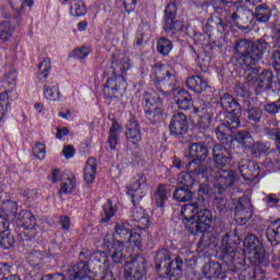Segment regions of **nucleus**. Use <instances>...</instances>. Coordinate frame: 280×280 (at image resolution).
I'll return each mask as SVG.
<instances>
[{
    "instance_id": "dca6fc26",
    "label": "nucleus",
    "mask_w": 280,
    "mask_h": 280,
    "mask_svg": "<svg viewBox=\"0 0 280 280\" xmlns=\"http://www.w3.org/2000/svg\"><path fill=\"white\" fill-rule=\"evenodd\" d=\"M149 189L148 177L143 174H138L127 187V195L131 198L132 205H139L148 196Z\"/></svg>"
},
{
    "instance_id": "473e14b6",
    "label": "nucleus",
    "mask_w": 280,
    "mask_h": 280,
    "mask_svg": "<svg viewBox=\"0 0 280 280\" xmlns=\"http://www.w3.org/2000/svg\"><path fill=\"white\" fill-rule=\"evenodd\" d=\"M97 176V160L95 158H89L85 162L83 170V178L86 185L95 183V177Z\"/></svg>"
},
{
    "instance_id": "7ed1b4c3",
    "label": "nucleus",
    "mask_w": 280,
    "mask_h": 280,
    "mask_svg": "<svg viewBox=\"0 0 280 280\" xmlns=\"http://www.w3.org/2000/svg\"><path fill=\"white\" fill-rule=\"evenodd\" d=\"M130 60L126 57L118 59L117 55H113L112 62L109 66H106L103 71V80L105 83L103 85V95L105 97L106 104L108 106H117L126 89H128V82L121 73H126L130 69Z\"/></svg>"
},
{
    "instance_id": "a19ab883",
    "label": "nucleus",
    "mask_w": 280,
    "mask_h": 280,
    "mask_svg": "<svg viewBox=\"0 0 280 280\" xmlns=\"http://www.w3.org/2000/svg\"><path fill=\"white\" fill-rule=\"evenodd\" d=\"M75 187H78L75 176L68 177L61 182L58 196H71V194L75 191Z\"/></svg>"
},
{
    "instance_id": "72a5a7b5",
    "label": "nucleus",
    "mask_w": 280,
    "mask_h": 280,
    "mask_svg": "<svg viewBox=\"0 0 280 280\" xmlns=\"http://www.w3.org/2000/svg\"><path fill=\"white\" fill-rule=\"evenodd\" d=\"M267 242L271 246H279L280 244V220H276L268 225L266 230Z\"/></svg>"
},
{
    "instance_id": "ea45409f",
    "label": "nucleus",
    "mask_w": 280,
    "mask_h": 280,
    "mask_svg": "<svg viewBox=\"0 0 280 280\" xmlns=\"http://www.w3.org/2000/svg\"><path fill=\"white\" fill-rule=\"evenodd\" d=\"M38 72L36 79L38 82H47L49 73H51V59L44 58L43 61L37 66Z\"/></svg>"
},
{
    "instance_id": "603ef678",
    "label": "nucleus",
    "mask_w": 280,
    "mask_h": 280,
    "mask_svg": "<svg viewBox=\"0 0 280 280\" xmlns=\"http://www.w3.org/2000/svg\"><path fill=\"white\" fill-rule=\"evenodd\" d=\"M33 154L38 161H45L47 156V148L43 142H36L33 147Z\"/></svg>"
},
{
    "instance_id": "9b49d317",
    "label": "nucleus",
    "mask_w": 280,
    "mask_h": 280,
    "mask_svg": "<svg viewBox=\"0 0 280 280\" xmlns=\"http://www.w3.org/2000/svg\"><path fill=\"white\" fill-rule=\"evenodd\" d=\"M211 180H217L213 185V198L215 203L220 202L223 205L225 201L224 199V191L225 189H229V187H233L235 185V180H237V177L235 176V172L231 170H219L214 171L212 168V177Z\"/></svg>"
},
{
    "instance_id": "f03ea898",
    "label": "nucleus",
    "mask_w": 280,
    "mask_h": 280,
    "mask_svg": "<svg viewBox=\"0 0 280 280\" xmlns=\"http://www.w3.org/2000/svg\"><path fill=\"white\" fill-rule=\"evenodd\" d=\"M244 255H253L249 257V261L254 266L245 268V266H236L237 275H235L234 280H264L266 279V268H271V270L280 269V255L279 254H268L266 255V249L264 244L259 241V237L254 234H248L243 241Z\"/></svg>"
},
{
    "instance_id": "c85d7f7f",
    "label": "nucleus",
    "mask_w": 280,
    "mask_h": 280,
    "mask_svg": "<svg viewBox=\"0 0 280 280\" xmlns=\"http://www.w3.org/2000/svg\"><path fill=\"white\" fill-rule=\"evenodd\" d=\"M210 106L211 103H207L206 107L201 108V114H199L197 128L200 132H202V130H209L211 122L213 121V109Z\"/></svg>"
},
{
    "instance_id": "e433bc0d",
    "label": "nucleus",
    "mask_w": 280,
    "mask_h": 280,
    "mask_svg": "<svg viewBox=\"0 0 280 280\" xmlns=\"http://www.w3.org/2000/svg\"><path fill=\"white\" fill-rule=\"evenodd\" d=\"M272 18V9L266 3L259 4L255 8L254 19L258 23H268Z\"/></svg>"
},
{
    "instance_id": "2f4dec72",
    "label": "nucleus",
    "mask_w": 280,
    "mask_h": 280,
    "mask_svg": "<svg viewBox=\"0 0 280 280\" xmlns=\"http://www.w3.org/2000/svg\"><path fill=\"white\" fill-rule=\"evenodd\" d=\"M221 108H223V113H230V110H233V113H237L238 110H242V105L233 97V95L229 93H224L221 97L219 103Z\"/></svg>"
},
{
    "instance_id": "49530a36",
    "label": "nucleus",
    "mask_w": 280,
    "mask_h": 280,
    "mask_svg": "<svg viewBox=\"0 0 280 280\" xmlns=\"http://www.w3.org/2000/svg\"><path fill=\"white\" fill-rule=\"evenodd\" d=\"M167 189L164 185H160L154 195L156 207H159V209H163V207H165V201L167 200Z\"/></svg>"
},
{
    "instance_id": "6ab92c4d",
    "label": "nucleus",
    "mask_w": 280,
    "mask_h": 280,
    "mask_svg": "<svg viewBox=\"0 0 280 280\" xmlns=\"http://www.w3.org/2000/svg\"><path fill=\"white\" fill-rule=\"evenodd\" d=\"M125 137L127 139L128 145H131V148H135L136 150L141 148V141L143 139L141 135V126L135 118L129 119L127 122Z\"/></svg>"
},
{
    "instance_id": "338daca9",
    "label": "nucleus",
    "mask_w": 280,
    "mask_h": 280,
    "mask_svg": "<svg viewBox=\"0 0 280 280\" xmlns=\"http://www.w3.org/2000/svg\"><path fill=\"white\" fill-rule=\"evenodd\" d=\"M65 159H73L75 156V148L71 144L65 145L62 149Z\"/></svg>"
},
{
    "instance_id": "09e8293b",
    "label": "nucleus",
    "mask_w": 280,
    "mask_h": 280,
    "mask_svg": "<svg viewBox=\"0 0 280 280\" xmlns=\"http://www.w3.org/2000/svg\"><path fill=\"white\" fill-rule=\"evenodd\" d=\"M14 236L10 231L0 234V248L3 250H10L14 246Z\"/></svg>"
},
{
    "instance_id": "f257e3e1",
    "label": "nucleus",
    "mask_w": 280,
    "mask_h": 280,
    "mask_svg": "<svg viewBox=\"0 0 280 280\" xmlns=\"http://www.w3.org/2000/svg\"><path fill=\"white\" fill-rule=\"evenodd\" d=\"M209 200L206 197V202L200 203H186L180 209V214L184 219L186 231L189 235H201L197 244V253L199 257H209V248L215 246V237L209 231L213 224V212L205 208Z\"/></svg>"
},
{
    "instance_id": "4d7b16f0",
    "label": "nucleus",
    "mask_w": 280,
    "mask_h": 280,
    "mask_svg": "<svg viewBox=\"0 0 280 280\" xmlns=\"http://www.w3.org/2000/svg\"><path fill=\"white\" fill-rule=\"evenodd\" d=\"M250 152L254 156H261V154H266L268 152V147L261 142H255L250 147Z\"/></svg>"
},
{
    "instance_id": "3c124183",
    "label": "nucleus",
    "mask_w": 280,
    "mask_h": 280,
    "mask_svg": "<svg viewBox=\"0 0 280 280\" xmlns=\"http://www.w3.org/2000/svg\"><path fill=\"white\" fill-rule=\"evenodd\" d=\"M91 55V47L89 46H81L73 49L71 57L75 58L77 60H85Z\"/></svg>"
},
{
    "instance_id": "5701e85b",
    "label": "nucleus",
    "mask_w": 280,
    "mask_h": 280,
    "mask_svg": "<svg viewBox=\"0 0 280 280\" xmlns=\"http://www.w3.org/2000/svg\"><path fill=\"white\" fill-rule=\"evenodd\" d=\"M229 272V262L223 261V265H220L215 261H210L203 266V275L208 279H218L221 277L222 280H231L226 277Z\"/></svg>"
},
{
    "instance_id": "423d86ee",
    "label": "nucleus",
    "mask_w": 280,
    "mask_h": 280,
    "mask_svg": "<svg viewBox=\"0 0 280 280\" xmlns=\"http://www.w3.org/2000/svg\"><path fill=\"white\" fill-rule=\"evenodd\" d=\"M155 270L163 280H180L183 278V258L176 257L172 260V252L167 248H161L155 255Z\"/></svg>"
},
{
    "instance_id": "774afa93",
    "label": "nucleus",
    "mask_w": 280,
    "mask_h": 280,
    "mask_svg": "<svg viewBox=\"0 0 280 280\" xmlns=\"http://www.w3.org/2000/svg\"><path fill=\"white\" fill-rule=\"evenodd\" d=\"M265 110L266 113H269V115H277V113H279L278 101L267 104Z\"/></svg>"
},
{
    "instance_id": "5fc2aeb1",
    "label": "nucleus",
    "mask_w": 280,
    "mask_h": 280,
    "mask_svg": "<svg viewBox=\"0 0 280 280\" xmlns=\"http://www.w3.org/2000/svg\"><path fill=\"white\" fill-rule=\"evenodd\" d=\"M250 207V201L245 198H240L237 205L234 208L235 215H244L247 213L246 209Z\"/></svg>"
},
{
    "instance_id": "680f3d73",
    "label": "nucleus",
    "mask_w": 280,
    "mask_h": 280,
    "mask_svg": "<svg viewBox=\"0 0 280 280\" xmlns=\"http://www.w3.org/2000/svg\"><path fill=\"white\" fill-rule=\"evenodd\" d=\"M176 106L179 108V110H189L190 108H194V98L189 96L188 98L176 103Z\"/></svg>"
},
{
    "instance_id": "412c9836",
    "label": "nucleus",
    "mask_w": 280,
    "mask_h": 280,
    "mask_svg": "<svg viewBox=\"0 0 280 280\" xmlns=\"http://www.w3.org/2000/svg\"><path fill=\"white\" fill-rule=\"evenodd\" d=\"M168 128L173 137H183L189 130V120L185 114L180 112L174 113Z\"/></svg>"
},
{
    "instance_id": "bf43d9fd",
    "label": "nucleus",
    "mask_w": 280,
    "mask_h": 280,
    "mask_svg": "<svg viewBox=\"0 0 280 280\" xmlns=\"http://www.w3.org/2000/svg\"><path fill=\"white\" fill-rule=\"evenodd\" d=\"M120 1L127 14H131V12L137 10V4L139 3V0H120Z\"/></svg>"
},
{
    "instance_id": "37998d69",
    "label": "nucleus",
    "mask_w": 280,
    "mask_h": 280,
    "mask_svg": "<svg viewBox=\"0 0 280 280\" xmlns=\"http://www.w3.org/2000/svg\"><path fill=\"white\" fill-rule=\"evenodd\" d=\"M115 213H117V209L113 207V201L108 199L107 202L103 205L102 219L100 220L101 224H108V222L115 218Z\"/></svg>"
},
{
    "instance_id": "b1692460",
    "label": "nucleus",
    "mask_w": 280,
    "mask_h": 280,
    "mask_svg": "<svg viewBox=\"0 0 280 280\" xmlns=\"http://www.w3.org/2000/svg\"><path fill=\"white\" fill-rule=\"evenodd\" d=\"M131 220L139 229L140 231H145V229H150V225L152 224L150 222V214L148 213V210L143 209V207L139 205H133L131 208Z\"/></svg>"
},
{
    "instance_id": "13d9d810",
    "label": "nucleus",
    "mask_w": 280,
    "mask_h": 280,
    "mask_svg": "<svg viewBox=\"0 0 280 280\" xmlns=\"http://www.w3.org/2000/svg\"><path fill=\"white\" fill-rule=\"evenodd\" d=\"M197 65L201 71H207L209 67L211 66V57L201 54L197 57Z\"/></svg>"
},
{
    "instance_id": "f8f14e48",
    "label": "nucleus",
    "mask_w": 280,
    "mask_h": 280,
    "mask_svg": "<svg viewBox=\"0 0 280 280\" xmlns=\"http://www.w3.org/2000/svg\"><path fill=\"white\" fill-rule=\"evenodd\" d=\"M142 104L144 106V117L152 126L163 121V101L156 93L145 92Z\"/></svg>"
},
{
    "instance_id": "39448f33",
    "label": "nucleus",
    "mask_w": 280,
    "mask_h": 280,
    "mask_svg": "<svg viewBox=\"0 0 280 280\" xmlns=\"http://www.w3.org/2000/svg\"><path fill=\"white\" fill-rule=\"evenodd\" d=\"M132 233V226L129 223H118L115 226V237L105 236L103 241V248L107 250L108 257L114 264H124V245L128 242Z\"/></svg>"
},
{
    "instance_id": "bb28decb",
    "label": "nucleus",
    "mask_w": 280,
    "mask_h": 280,
    "mask_svg": "<svg viewBox=\"0 0 280 280\" xmlns=\"http://www.w3.org/2000/svg\"><path fill=\"white\" fill-rule=\"evenodd\" d=\"M26 261L33 270L40 272L47 264V256L37 249H33L26 254Z\"/></svg>"
},
{
    "instance_id": "393cba45",
    "label": "nucleus",
    "mask_w": 280,
    "mask_h": 280,
    "mask_svg": "<svg viewBox=\"0 0 280 280\" xmlns=\"http://www.w3.org/2000/svg\"><path fill=\"white\" fill-rule=\"evenodd\" d=\"M238 172L245 180H255L259 176V164L250 160H242L238 163Z\"/></svg>"
},
{
    "instance_id": "4c0bfd02",
    "label": "nucleus",
    "mask_w": 280,
    "mask_h": 280,
    "mask_svg": "<svg viewBox=\"0 0 280 280\" xmlns=\"http://www.w3.org/2000/svg\"><path fill=\"white\" fill-rule=\"evenodd\" d=\"M89 9H86V4L82 0H71L69 5V14L70 16H74L80 19L82 16H86Z\"/></svg>"
},
{
    "instance_id": "79ce46f5",
    "label": "nucleus",
    "mask_w": 280,
    "mask_h": 280,
    "mask_svg": "<svg viewBox=\"0 0 280 280\" xmlns=\"http://www.w3.org/2000/svg\"><path fill=\"white\" fill-rule=\"evenodd\" d=\"M14 26L10 21H0V43H8L12 39Z\"/></svg>"
},
{
    "instance_id": "f3484780",
    "label": "nucleus",
    "mask_w": 280,
    "mask_h": 280,
    "mask_svg": "<svg viewBox=\"0 0 280 280\" xmlns=\"http://www.w3.org/2000/svg\"><path fill=\"white\" fill-rule=\"evenodd\" d=\"M176 14H178V7L175 2H170L164 10V25L163 30L166 34H178L185 30V24L182 21L176 20Z\"/></svg>"
},
{
    "instance_id": "a18cd8bd",
    "label": "nucleus",
    "mask_w": 280,
    "mask_h": 280,
    "mask_svg": "<svg viewBox=\"0 0 280 280\" xmlns=\"http://www.w3.org/2000/svg\"><path fill=\"white\" fill-rule=\"evenodd\" d=\"M125 244H129L133 250H143V237L137 232H131Z\"/></svg>"
},
{
    "instance_id": "052dcab7",
    "label": "nucleus",
    "mask_w": 280,
    "mask_h": 280,
    "mask_svg": "<svg viewBox=\"0 0 280 280\" xmlns=\"http://www.w3.org/2000/svg\"><path fill=\"white\" fill-rule=\"evenodd\" d=\"M189 97H191V94H189V91L185 89H179L174 95V101H175V104H178L179 102H183Z\"/></svg>"
},
{
    "instance_id": "c9c22d12",
    "label": "nucleus",
    "mask_w": 280,
    "mask_h": 280,
    "mask_svg": "<svg viewBox=\"0 0 280 280\" xmlns=\"http://www.w3.org/2000/svg\"><path fill=\"white\" fill-rule=\"evenodd\" d=\"M44 97L48 102H60V86L58 82H50L44 85Z\"/></svg>"
},
{
    "instance_id": "6e6d98bb",
    "label": "nucleus",
    "mask_w": 280,
    "mask_h": 280,
    "mask_svg": "<svg viewBox=\"0 0 280 280\" xmlns=\"http://www.w3.org/2000/svg\"><path fill=\"white\" fill-rule=\"evenodd\" d=\"M234 93L237 95V97H244L247 100V97H250V90H248V86L246 84L237 83L234 86Z\"/></svg>"
},
{
    "instance_id": "1a4fd4ad",
    "label": "nucleus",
    "mask_w": 280,
    "mask_h": 280,
    "mask_svg": "<svg viewBox=\"0 0 280 280\" xmlns=\"http://www.w3.org/2000/svg\"><path fill=\"white\" fill-rule=\"evenodd\" d=\"M20 228L18 231V238L22 242L23 246L35 244V237L38 235L36 230V217L30 210H21L19 213Z\"/></svg>"
},
{
    "instance_id": "e2e57ef3",
    "label": "nucleus",
    "mask_w": 280,
    "mask_h": 280,
    "mask_svg": "<svg viewBox=\"0 0 280 280\" xmlns=\"http://www.w3.org/2000/svg\"><path fill=\"white\" fill-rule=\"evenodd\" d=\"M59 224L61 226V230L66 233H69V231H71V218H69V215H61L59 218Z\"/></svg>"
},
{
    "instance_id": "0eeeda50",
    "label": "nucleus",
    "mask_w": 280,
    "mask_h": 280,
    "mask_svg": "<svg viewBox=\"0 0 280 280\" xmlns=\"http://www.w3.org/2000/svg\"><path fill=\"white\" fill-rule=\"evenodd\" d=\"M207 156H209V148H207V144L201 142H192L189 144L186 158L192 159L187 163L192 174H202L206 178L209 176V173L213 174V167L205 164Z\"/></svg>"
},
{
    "instance_id": "7c9ffc66",
    "label": "nucleus",
    "mask_w": 280,
    "mask_h": 280,
    "mask_svg": "<svg viewBox=\"0 0 280 280\" xmlns=\"http://www.w3.org/2000/svg\"><path fill=\"white\" fill-rule=\"evenodd\" d=\"M206 28L208 30L207 34L209 36H211V32H213V30H217L219 34H229V32H231V26L224 20H222V18L218 16L210 19Z\"/></svg>"
},
{
    "instance_id": "8fccbe9b",
    "label": "nucleus",
    "mask_w": 280,
    "mask_h": 280,
    "mask_svg": "<svg viewBox=\"0 0 280 280\" xmlns=\"http://www.w3.org/2000/svg\"><path fill=\"white\" fill-rule=\"evenodd\" d=\"M215 136L222 145H229V148H231V140L229 138L231 135L226 132V127L222 125L218 126L215 129Z\"/></svg>"
},
{
    "instance_id": "c756f323",
    "label": "nucleus",
    "mask_w": 280,
    "mask_h": 280,
    "mask_svg": "<svg viewBox=\"0 0 280 280\" xmlns=\"http://www.w3.org/2000/svg\"><path fill=\"white\" fill-rule=\"evenodd\" d=\"M186 86L189 91H192V93H202L203 91H207L209 83H207L202 77L192 74L186 79Z\"/></svg>"
},
{
    "instance_id": "864d4df0",
    "label": "nucleus",
    "mask_w": 280,
    "mask_h": 280,
    "mask_svg": "<svg viewBox=\"0 0 280 280\" xmlns=\"http://www.w3.org/2000/svg\"><path fill=\"white\" fill-rule=\"evenodd\" d=\"M0 280H21L19 275H10V266L8 264L0 265Z\"/></svg>"
},
{
    "instance_id": "20e7f679",
    "label": "nucleus",
    "mask_w": 280,
    "mask_h": 280,
    "mask_svg": "<svg viewBox=\"0 0 280 280\" xmlns=\"http://www.w3.org/2000/svg\"><path fill=\"white\" fill-rule=\"evenodd\" d=\"M240 244H242V238L237 231L228 232L221 240V259L228 264L226 277L230 280H235L237 266H246V255Z\"/></svg>"
},
{
    "instance_id": "f704fd0d",
    "label": "nucleus",
    "mask_w": 280,
    "mask_h": 280,
    "mask_svg": "<svg viewBox=\"0 0 280 280\" xmlns=\"http://www.w3.org/2000/svg\"><path fill=\"white\" fill-rule=\"evenodd\" d=\"M8 3L14 12V14L11 15V20L15 21L16 25H21V21H23V12H25V5H27V8H34V0H24L19 9L14 8L16 1L8 0Z\"/></svg>"
},
{
    "instance_id": "6e6552de",
    "label": "nucleus",
    "mask_w": 280,
    "mask_h": 280,
    "mask_svg": "<svg viewBox=\"0 0 280 280\" xmlns=\"http://www.w3.org/2000/svg\"><path fill=\"white\" fill-rule=\"evenodd\" d=\"M246 84L254 86L256 95L264 93V91H270L277 86V91H280L278 79L275 81V74L271 70H262L259 72V68H253L252 73L246 77Z\"/></svg>"
},
{
    "instance_id": "de8ad7c7",
    "label": "nucleus",
    "mask_w": 280,
    "mask_h": 280,
    "mask_svg": "<svg viewBox=\"0 0 280 280\" xmlns=\"http://www.w3.org/2000/svg\"><path fill=\"white\" fill-rule=\"evenodd\" d=\"M101 268V280H115V275L113 273V265H110V260L108 258H104L103 265Z\"/></svg>"
},
{
    "instance_id": "0e129e2a",
    "label": "nucleus",
    "mask_w": 280,
    "mask_h": 280,
    "mask_svg": "<svg viewBox=\"0 0 280 280\" xmlns=\"http://www.w3.org/2000/svg\"><path fill=\"white\" fill-rule=\"evenodd\" d=\"M39 280H67V277L62 272L44 275Z\"/></svg>"
},
{
    "instance_id": "69168bd1",
    "label": "nucleus",
    "mask_w": 280,
    "mask_h": 280,
    "mask_svg": "<svg viewBox=\"0 0 280 280\" xmlns=\"http://www.w3.org/2000/svg\"><path fill=\"white\" fill-rule=\"evenodd\" d=\"M107 144L109 145V150H117V145H119V136L109 133Z\"/></svg>"
},
{
    "instance_id": "c03bdc74",
    "label": "nucleus",
    "mask_w": 280,
    "mask_h": 280,
    "mask_svg": "<svg viewBox=\"0 0 280 280\" xmlns=\"http://www.w3.org/2000/svg\"><path fill=\"white\" fill-rule=\"evenodd\" d=\"M1 211L7 218H16V215H19V203H16V201L7 200L2 202Z\"/></svg>"
},
{
    "instance_id": "ddd939ff",
    "label": "nucleus",
    "mask_w": 280,
    "mask_h": 280,
    "mask_svg": "<svg viewBox=\"0 0 280 280\" xmlns=\"http://www.w3.org/2000/svg\"><path fill=\"white\" fill-rule=\"evenodd\" d=\"M207 196H209L208 184H200L196 191L178 185L173 192L174 200L177 202H188V200H191L190 205H205Z\"/></svg>"
},
{
    "instance_id": "4468645a",
    "label": "nucleus",
    "mask_w": 280,
    "mask_h": 280,
    "mask_svg": "<svg viewBox=\"0 0 280 280\" xmlns=\"http://www.w3.org/2000/svg\"><path fill=\"white\" fill-rule=\"evenodd\" d=\"M125 280H147L148 279V261L142 255H136L125 261L124 267Z\"/></svg>"
},
{
    "instance_id": "2eb2a0df",
    "label": "nucleus",
    "mask_w": 280,
    "mask_h": 280,
    "mask_svg": "<svg viewBox=\"0 0 280 280\" xmlns=\"http://www.w3.org/2000/svg\"><path fill=\"white\" fill-rule=\"evenodd\" d=\"M5 84L10 86V89L4 90L0 93V126L5 124L8 119V115H10L12 110V103L10 102V94L16 89V71L11 70L4 77Z\"/></svg>"
},
{
    "instance_id": "cd10ccee",
    "label": "nucleus",
    "mask_w": 280,
    "mask_h": 280,
    "mask_svg": "<svg viewBox=\"0 0 280 280\" xmlns=\"http://www.w3.org/2000/svg\"><path fill=\"white\" fill-rule=\"evenodd\" d=\"M253 145V136L246 130L237 131L234 137L230 138V149L250 148Z\"/></svg>"
},
{
    "instance_id": "9d476101",
    "label": "nucleus",
    "mask_w": 280,
    "mask_h": 280,
    "mask_svg": "<svg viewBox=\"0 0 280 280\" xmlns=\"http://www.w3.org/2000/svg\"><path fill=\"white\" fill-rule=\"evenodd\" d=\"M154 77L151 80L152 86H154L158 93L167 95V86H174L176 84V70L168 65L154 63L153 66Z\"/></svg>"
},
{
    "instance_id": "aec40b11",
    "label": "nucleus",
    "mask_w": 280,
    "mask_h": 280,
    "mask_svg": "<svg viewBox=\"0 0 280 280\" xmlns=\"http://www.w3.org/2000/svg\"><path fill=\"white\" fill-rule=\"evenodd\" d=\"M245 124L250 128L254 132H259V128H261V119L264 117V109L259 106L248 105L247 108L244 109Z\"/></svg>"
},
{
    "instance_id": "a211bd4d",
    "label": "nucleus",
    "mask_w": 280,
    "mask_h": 280,
    "mask_svg": "<svg viewBox=\"0 0 280 280\" xmlns=\"http://www.w3.org/2000/svg\"><path fill=\"white\" fill-rule=\"evenodd\" d=\"M197 178H202L205 183H211V178L213 177V173H209L208 176H203L202 174H195L190 171L189 164H187V171L179 173L177 177V185L179 187H184L186 189H194L196 185L198 184Z\"/></svg>"
},
{
    "instance_id": "58836bf2",
    "label": "nucleus",
    "mask_w": 280,
    "mask_h": 280,
    "mask_svg": "<svg viewBox=\"0 0 280 280\" xmlns=\"http://www.w3.org/2000/svg\"><path fill=\"white\" fill-rule=\"evenodd\" d=\"M174 49V43L167 37H160L156 42V51L159 56L167 58L172 50Z\"/></svg>"
},
{
    "instance_id": "4be33fe9",
    "label": "nucleus",
    "mask_w": 280,
    "mask_h": 280,
    "mask_svg": "<svg viewBox=\"0 0 280 280\" xmlns=\"http://www.w3.org/2000/svg\"><path fill=\"white\" fill-rule=\"evenodd\" d=\"M242 109L237 112H219L217 115V120L221 122L226 130H236L238 126H241L242 120Z\"/></svg>"
},
{
    "instance_id": "a878e982",
    "label": "nucleus",
    "mask_w": 280,
    "mask_h": 280,
    "mask_svg": "<svg viewBox=\"0 0 280 280\" xmlns=\"http://www.w3.org/2000/svg\"><path fill=\"white\" fill-rule=\"evenodd\" d=\"M213 161L217 167H226V165H231L232 156L229 149L223 144H215L212 149Z\"/></svg>"
}]
</instances>
